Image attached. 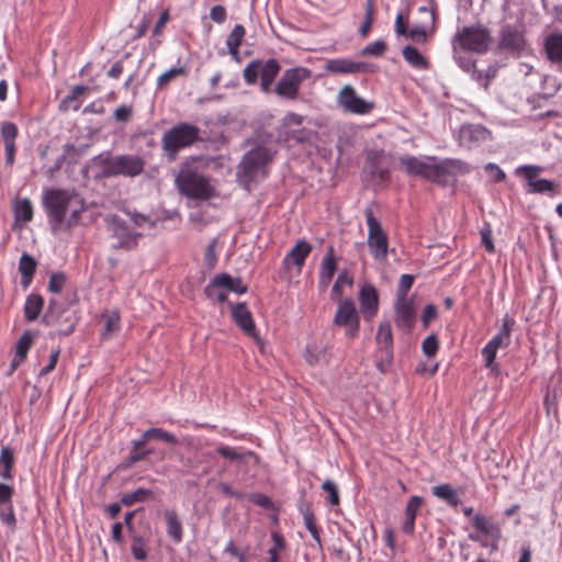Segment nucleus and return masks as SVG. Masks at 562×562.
<instances>
[{"label":"nucleus","instance_id":"obj_1","mask_svg":"<svg viewBox=\"0 0 562 562\" xmlns=\"http://www.w3.org/2000/svg\"><path fill=\"white\" fill-rule=\"evenodd\" d=\"M43 205L55 234L77 225L85 211L82 199L74 191L63 189L46 191L43 196Z\"/></svg>","mask_w":562,"mask_h":562},{"label":"nucleus","instance_id":"obj_2","mask_svg":"<svg viewBox=\"0 0 562 562\" xmlns=\"http://www.w3.org/2000/svg\"><path fill=\"white\" fill-rule=\"evenodd\" d=\"M400 166L408 176H418L438 183L447 182L448 177L457 171L468 172L470 170L469 166L461 160H438L436 157L402 156Z\"/></svg>","mask_w":562,"mask_h":562},{"label":"nucleus","instance_id":"obj_3","mask_svg":"<svg viewBox=\"0 0 562 562\" xmlns=\"http://www.w3.org/2000/svg\"><path fill=\"white\" fill-rule=\"evenodd\" d=\"M93 161L100 170V176L104 178L117 176L134 178L144 170V160L136 155L113 156L104 153L97 156Z\"/></svg>","mask_w":562,"mask_h":562},{"label":"nucleus","instance_id":"obj_4","mask_svg":"<svg viewBox=\"0 0 562 562\" xmlns=\"http://www.w3.org/2000/svg\"><path fill=\"white\" fill-rule=\"evenodd\" d=\"M200 139V128L189 123H179L164 133L161 148L169 161L177 158L178 153L190 147Z\"/></svg>","mask_w":562,"mask_h":562},{"label":"nucleus","instance_id":"obj_5","mask_svg":"<svg viewBox=\"0 0 562 562\" xmlns=\"http://www.w3.org/2000/svg\"><path fill=\"white\" fill-rule=\"evenodd\" d=\"M492 44L493 36L491 31L482 24L463 26L452 38L454 50L459 47L462 50H469L477 54L486 53Z\"/></svg>","mask_w":562,"mask_h":562},{"label":"nucleus","instance_id":"obj_6","mask_svg":"<svg viewBox=\"0 0 562 562\" xmlns=\"http://www.w3.org/2000/svg\"><path fill=\"white\" fill-rule=\"evenodd\" d=\"M271 158L272 153L263 146L249 150L238 166V178L245 183L262 179L266 176L265 167Z\"/></svg>","mask_w":562,"mask_h":562},{"label":"nucleus","instance_id":"obj_7","mask_svg":"<svg viewBox=\"0 0 562 562\" xmlns=\"http://www.w3.org/2000/svg\"><path fill=\"white\" fill-rule=\"evenodd\" d=\"M368 226V248L374 260L385 261L389 252V237L370 207L364 210Z\"/></svg>","mask_w":562,"mask_h":562},{"label":"nucleus","instance_id":"obj_8","mask_svg":"<svg viewBox=\"0 0 562 562\" xmlns=\"http://www.w3.org/2000/svg\"><path fill=\"white\" fill-rule=\"evenodd\" d=\"M310 76L311 70L305 67L288 69L278 81L274 91L280 98L295 100L299 97L302 82Z\"/></svg>","mask_w":562,"mask_h":562},{"label":"nucleus","instance_id":"obj_9","mask_svg":"<svg viewBox=\"0 0 562 562\" xmlns=\"http://www.w3.org/2000/svg\"><path fill=\"white\" fill-rule=\"evenodd\" d=\"M334 324L345 328L346 336L353 338L358 335L360 323L359 314L351 299H338Z\"/></svg>","mask_w":562,"mask_h":562},{"label":"nucleus","instance_id":"obj_10","mask_svg":"<svg viewBox=\"0 0 562 562\" xmlns=\"http://www.w3.org/2000/svg\"><path fill=\"white\" fill-rule=\"evenodd\" d=\"M177 183L184 194L193 199H209L212 194V187L207 180L192 171L181 172Z\"/></svg>","mask_w":562,"mask_h":562},{"label":"nucleus","instance_id":"obj_11","mask_svg":"<svg viewBox=\"0 0 562 562\" xmlns=\"http://www.w3.org/2000/svg\"><path fill=\"white\" fill-rule=\"evenodd\" d=\"M338 103L347 112L353 114H368L374 108V103L359 97L353 87L346 85L338 93Z\"/></svg>","mask_w":562,"mask_h":562},{"label":"nucleus","instance_id":"obj_12","mask_svg":"<svg viewBox=\"0 0 562 562\" xmlns=\"http://www.w3.org/2000/svg\"><path fill=\"white\" fill-rule=\"evenodd\" d=\"M498 47L512 54L520 55L526 48V40L521 27L505 24L501 27Z\"/></svg>","mask_w":562,"mask_h":562},{"label":"nucleus","instance_id":"obj_13","mask_svg":"<svg viewBox=\"0 0 562 562\" xmlns=\"http://www.w3.org/2000/svg\"><path fill=\"white\" fill-rule=\"evenodd\" d=\"M394 308L396 326L404 330H411L416 321V313L413 300L396 299Z\"/></svg>","mask_w":562,"mask_h":562},{"label":"nucleus","instance_id":"obj_14","mask_svg":"<svg viewBox=\"0 0 562 562\" xmlns=\"http://www.w3.org/2000/svg\"><path fill=\"white\" fill-rule=\"evenodd\" d=\"M13 488L0 483V519L11 530L15 528L16 519L12 506Z\"/></svg>","mask_w":562,"mask_h":562},{"label":"nucleus","instance_id":"obj_15","mask_svg":"<svg viewBox=\"0 0 562 562\" xmlns=\"http://www.w3.org/2000/svg\"><path fill=\"white\" fill-rule=\"evenodd\" d=\"M359 302L362 316L366 321H371L378 312L379 297L375 288L371 284H366L360 289Z\"/></svg>","mask_w":562,"mask_h":562},{"label":"nucleus","instance_id":"obj_16","mask_svg":"<svg viewBox=\"0 0 562 562\" xmlns=\"http://www.w3.org/2000/svg\"><path fill=\"white\" fill-rule=\"evenodd\" d=\"M490 138V132L485 127L475 124L462 125L459 131L460 144L472 147L484 143Z\"/></svg>","mask_w":562,"mask_h":562},{"label":"nucleus","instance_id":"obj_17","mask_svg":"<svg viewBox=\"0 0 562 562\" xmlns=\"http://www.w3.org/2000/svg\"><path fill=\"white\" fill-rule=\"evenodd\" d=\"M216 451L221 457L229 461L237 462L240 468L245 467L246 469L250 463L252 465H256L258 463V458L252 451L237 450L225 445H220L216 448Z\"/></svg>","mask_w":562,"mask_h":562},{"label":"nucleus","instance_id":"obj_18","mask_svg":"<svg viewBox=\"0 0 562 562\" xmlns=\"http://www.w3.org/2000/svg\"><path fill=\"white\" fill-rule=\"evenodd\" d=\"M110 229L114 238L112 246L114 248L130 249L136 245V234H132L128 228L117 218H113Z\"/></svg>","mask_w":562,"mask_h":562},{"label":"nucleus","instance_id":"obj_19","mask_svg":"<svg viewBox=\"0 0 562 562\" xmlns=\"http://www.w3.org/2000/svg\"><path fill=\"white\" fill-rule=\"evenodd\" d=\"M231 285V276L227 273H221L215 276L211 282L205 286V295L217 302H224L227 296L226 285Z\"/></svg>","mask_w":562,"mask_h":562},{"label":"nucleus","instance_id":"obj_20","mask_svg":"<svg viewBox=\"0 0 562 562\" xmlns=\"http://www.w3.org/2000/svg\"><path fill=\"white\" fill-rule=\"evenodd\" d=\"M232 316L236 324L249 336L259 341L255 330V324L250 311L245 303L236 304L232 310Z\"/></svg>","mask_w":562,"mask_h":562},{"label":"nucleus","instance_id":"obj_21","mask_svg":"<svg viewBox=\"0 0 562 562\" xmlns=\"http://www.w3.org/2000/svg\"><path fill=\"white\" fill-rule=\"evenodd\" d=\"M312 251V246L305 240H299L295 246L284 257L283 263L289 267L294 265L300 273L305 262L306 257Z\"/></svg>","mask_w":562,"mask_h":562},{"label":"nucleus","instance_id":"obj_22","mask_svg":"<svg viewBox=\"0 0 562 562\" xmlns=\"http://www.w3.org/2000/svg\"><path fill=\"white\" fill-rule=\"evenodd\" d=\"M364 63H357L349 59L337 58L327 60L325 69L331 74H357L366 71Z\"/></svg>","mask_w":562,"mask_h":562},{"label":"nucleus","instance_id":"obj_23","mask_svg":"<svg viewBox=\"0 0 562 562\" xmlns=\"http://www.w3.org/2000/svg\"><path fill=\"white\" fill-rule=\"evenodd\" d=\"M336 259L334 256V248L329 247L326 255L324 256L322 263H321V272H319V286L321 289L325 290L336 271Z\"/></svg>","mask_w":562,"mask_h":562},{"label":"nucleus","instance_id":"obj_24","mask_svg":"<svg viewBox=\"0 0 562 562\" xmlns=\"http://www.w3.org/2000/svg\"><path fill=\"white\" fill-rule=\"evenodd\" d=\"M375 339L379 348L384 351L385 358L391 360L393 338L390 323L385 322L380 324Z\"/></svg>","mask_w":562,"mask_h":562},{"label":"nucleus","instance_id":"obj_25","mask_svg":"<svg viewBox=\"0 0 562 562\" xmlns=\"http://www.w3.org/2000/svg\"><path fill=\"white\" fill-rule=\"evenodd\" d=\"M36 270V261L35 259L27 255L23 254L19 260V271L21 273V285L24 289H27L32 282V278Z\"/></svg>","mask_w":562,"mask_h":562},{"label":"nucleus","instance_id":"obj_26","mask_svg":"<svg viewBox=\"0 0 562 562\" xmlns=\"http://www.w3.org/2000/svg\"><path fill=\"white\" fill-rule=\"evenodd\" d=\"M423 504V498L419 496H413L405 508V521L403 524V531L407 535H412L415 528V518L418 509Z\"/></svg>","mask_w":562,"mask_h":562},{"label":"nucleus","instance_id":"obj_27","mask_svg":"<svg viewBox=\"0 0 562 562\" xmlns=\"http://www.w3.org/2000/svg\"><path fill=\"white\" fill-rule=\"evenodd\" d=\"M546 52L552 61H562V34H550L544 42Z\"/></svg>","mask_w":562,"mask_h":562},{"label":"nucleus","instance_id":"obj_28","mask_svg":"<svg viewBox=\"0 0 562 562\" xmlns=\"http://www.w3.org/2000/svg\"><path fill=\"white\" fill-rule=\"evenodd\" d=\"M13 210L15 225L20 222L27 223L33 218V206L27 198L16 200Z\"/></svg>","mask_w":562,"mask_h":562},{"label":"nucleus","instance_id":"obj_29","mask_svg":"<svg viewBox=\"0 0 562 562\" xmlns=\"http://www.w3.org/2000/svg\"><path fill=\"white\" fill-rule=\"evenodd\" d=\"M44 300L40 294H30L24 305V315L29 322L35 321L43 308Z\"/></svg>","mask_w":562,"mask_h":562},{"label":"nucleus","instance_id":"obj_30","mask_svg":"<svg viewBox=\"0 0 562 562\" xmlns=\"http://www.w3.org/2000/svg\"><path fill=\"white\" fill-rule=\"evenodd\" d=\"M165 518L167 522V533L175 541L180 542L182 539V524L173 510H166Z\"/></svg>","mask_w":562,"mask_h":562},{"label":"nucleus","instance_id":"obj_31","mask_svg":"<svg viewBox=\"0 0 562 562\" xmlns=\"http://www.w3.org/2000/svg\"><path fill=\"white\" fill-rule=\"evenodd\" d=\"M513 324H514V321L510 319L508 316H505L504 319H503L502 329L487 344L492 345L497 350L499 348L507 347L509 345L510 330H512V325Z\"/></svg>","mask_w":562,"mask_h":562},{"label":"nucleus","instance_id":"obj_32","mask_svg":"<svg viewBox=\"0 0 562 562\" xmlns=\"http://www.w3.org/2000/svg\"><path fill=\"white\" fill-rule=\"evenodd\" d=\"M432 494L436 497L443 499L448 504L453 505V506H456L460 503L458 493L449 484H440V485L434 486Z\"/></svg>","mask_w":562,"mask_h":562},{"label":"nucleus","instance_id":"obj_33","mask_svg":"<svg viewBox=\"0 0 562 562\" xmlns=\"http://www.w3.org/2000/svg\"><path fill=\"white\" fill-rule=\"evenodd\" d=\"M154 494L148 488H137L136 491L132 493H126L121 497V503L124 506H133L134 504L138 502H145L147 499L153 498Z\"/></svg>","mask_w":562,"mask_h":562},{"label":"nucleus","instance_id":"obj_34","mask_svg":"<svg viewBox=\"0 0 562 562\" xmlns=\"http://www.w3.org/2000/svg\"><path fill=\"white\" fill-rule=\"evenodd\" d=\"M245 35V29L243 25L237 24L234 26L232 32L229 33L227 40H226V46L228 48V52L236 56L238 54L239 46L241 44V40Z\"/></svg>","mask_w":562,"mask_h":562},{"label":"nucleus","instance_id":"obj_35","mask_svg":"<svg viewBox=\"0 0 562 562\" xmlns=\"http://www.w3.org/2000/svg\"><path fill=\"white\" fill-rule=\"evenodd\" d=\"M102 317L104 319V330L102 333V338L108 339L120 330V315L117 312L113 311L111 313L104 314Z\"/></svg>","mask_w":562,"mask_h":562},{"label":"nucleus","instance_id":"obj_36","mask_svg":"<svg viewBox=\"0 0 562 562\" xmlns=\"http://www.w3.org/2000/svg\"><path fill=\"white\" fill-rule=\"evenodd\" d=\"M0 465L2 470L0 475L3 480L12 479V468H13V453L10 448L3 447L0 452Z\"/></svg>","mask_w":562,"mask_h":562},{"label":"nucleus","instance_id":"obj_37","mask_svg":"<svg viewBox=\"0 0 562 562\" xmlns=\"http://www.w3.org/2000/svg\"><path fill=\"white\" fill-rule=\"evenodd\" d=\"M403 57L413 67H416V68H426L427 67V61H426L425 57L414 46H409V45L405 46L403 48Z\"/></svg>","mask_w":562,"mask_h":562},{"label":"nucleus","instance_id":"obj_38","mask_svg":"<svg viewBox=\"0 0 562 562\" xmlns=\"http://www.w3.org/2000/svg\"><path fill=\"white\" fill-rule=\"evenodd\" d=\"M352 284H353V280L348 274V272L346 270L340 271L337 277V280L335 281L334 286L331 289V299L333 300L341 299L342 289L345 286L350 288V286H352Z\"/></svg>","mask_w":562,"mask_h":562},{"label":"nucleus","instance_id":"obj_39","mask_svg":"<svg viewBox=\"0 0 562 562\" xmlns=\"http://www.w3.org/2000/svg\"><path fill=\"white\" fill-rule=\"evenodd\" d=\"M34 340V336L30 330L23 333L15 345V353L16 358H20V361H24L27 355L29 349L31 348Z\"/></svg>","mask_w":562,"mask_h":562},{"label":"nucleus","instance_id":"obj_40","mask_svg":"<svg viewBox=\"0 0 562 562\" xmlns=\"http://www.w3.org/2000/svg\"><path fill=\"white\" fill-rule=\"evenodd\" d=\"M472 522L473 526L484 535L492 536L497 531V528L493 521L481 514L474 515Z\"/></svg>","mask_w":562,"mask_h":562},{"label":"nucleus","instance_id":"obj_41","mask_svg":"<svg viewBox=\"0 0 562 562\" xmlns=\"http://www.w3.org/2000/svg\"><path fill=\"white\" fill-rule=\"evenodd\" d=\"M497 69L488 66L486 70H473L471 77L484 89L488 88L490 82L495 78Z\"/></svg>","mask_w":562,"mask_h":562},{"label":"nucleus","instance_id":"obj_42","mask_svg":"<svg viewBox=\"0 0 562 562\" xmlns=\"http://www.w3.org/2000/svg\"><path fill=\"white\" fill-rule=\"evenodd\" d=\"M374 18V3L373 0H366V14L364 20L359 29L362 37H366L371 30Z\"/></svg>","mask_w":562,"mask_h":562},{"label":"nucleus","instance_id":"obj_43","mask_svg":"<svg viewBox=\"0 0 562 562\" xmlns=\"http://www.w3.org/2000/svg\"><path fill=\"white\" fill-rule=\"evenodd\" d=\"M279 71L280 65L276 59L271 58L265 63L260 60V78L274 80Z\"/></svg>","mask_w":562,"mask_h":562},{"label":"nucleus","instance_id":"obj_44","mask_svg":"<svg viewBox=\"0 0 562 562\" xmlns=\"http://www.w3.org/2000/svg\"><path fill=\"white\" fill-rule=\"evenodd\" d=\"M260 76V60H251L244 69V79L248 85L257 82Z\"/></svg>","mask_w":562,"mask_h":562},{"label":"nucleus","instance_id":"obj_45","mask_svg":"<svg viewBox=\"0 0 562 562\" xmlns=\"http://www.w3.org/2000/svg\"><path fill=\"white\" fill-rule=\"evenodd\" d=\"M186 74V69L183 67H173V68H170L169 70L165 71L164 74H161L158 79H157V86L159 88H162L165 86H167L171 80H173L175 78L179 77V76H182Z\"/></svg>","mask_w":562,"mask_h":562},{"label":"nucleus","instance_id":"obj_46","mask_svg":"<svg viewBox=\"0 0 562 562\" xmlns=\"http://www.w3.org/2000/svg\"><path fill=\"white\" fill-rule=\"evenodd\" d=\"M145 438H150V439L156 438V439L167 441L169 443H173V445L178 443L177 438L171 432H168L161 428H150V429L146 430Z\"/></svg>","mask_w":562,"mask_h":562},{"label":"nucleus","instance_id":"obj_47","mask_svg":"<svg viewBox=\"0 0 562 562\" xmlns=\"http://www.w3.org/2000/svg\"><path fill=\"white\" fill-rule=\"evenodd\" d=\"M414 282V277L411 274H403L400 279L396 290V299H407V292L411 290Z\"/></svg>","mask_w":562,"mask_h":562},{"label":"nucleus","instance_id":"obj_48","mask_svg":"<svg viewBox=\"0 0 562 562\" xmlns=\"http://www.w3.org/2000/svg\"><path fill=\"white\" fill-rule=\"evenodd\" d=\"M531 188V192L535 193H544L551 192L555 190V184L547 179H538L528 184Z\"/></svg>","mask_w":562,"mask_h":562},{"label":"nucleus","instance_id":"obj_49","mask_svg":"<svg viewBox=\"0 0 562 562\" xmlns=\"http://www.w3.org/2000/svg\"><path fill=\"white\" fill-rule=\"evenodd\" d=\"M18 127L14 123L5 122L1 126V137L4 144L15 143Z\"/></svg>","mask_w":562,"mask_h":562},{"label":"nucleus","instance_id":"obj_50","mask_svg":"<svg viewBox=\"0 0 562 562\" xmlns=\"http://www.w3.org/2000/svg\"><path fill=\"white\" fill-rule=\"evenodd\" d=\"M131 549H132V554L136 560L143 561L147 558V551L145 550V542L142 537H138V536L133 537V544H132Z\"/></svg>","mask_w":562,"mask_h":562},{"label":"nucleus","instance_id":"obj_51","mask_svg":"<svg viewBox=\"0 0 562 562\" xmlns=\"http://www.w3.org/2000/svg\"><path fill=\"white\" fill-rule=\"evenodd\" d=\"M322 488L324 492L328 494V501L333 506H336L339 504V494L337 485L331 480H326Z\"/></svg>","mask_w":562,"mask_h":562},{"label":"nucleus","instance_id":"obj_52","mask_svg":"<svg viewBox=\"0 0 562 562\" xmlns=\"http://www.w3.org/2000/svg\"><path fill=\"white\" fill-rule=\"evenodd\" d=\"M386 49V44L384 41H375L373 43H370L362 49V55H370V56H380L382 55Z\"/></svg>","mask_w":562,"mask_h":562},{"label":"nucleus","instance_id":"obj_53","mask_svg":"<svg viewBox=\"0 0 562 562\" xmlns=\"http://www.w3.org/2000/svg\"><path fill=\"white\" fill-rule=\"evenodd\" d=\"M65 285V276L60 272L53 273L49 278L48 290L53 293H59Z\"/></svg>","mask_w":562,"mask_h":562},{"label":"nucleus","instance_id":"obj_54","mask_svg":"<svg viewBox=\"0 0 562 562\" xmlns=\"http://www.w3.org/2000/svg\"><path fill=\"white\" fill-rule=\"evenodd\" d=\"M423 351L427 357H434L438 349V340L435 335L426 337L422 345Z\"/></svg>","mask_w":562,"mask_h":562},{"label":"nucleus","instance_id":"obj_55","mask_svg":"<svg viewBox=\"0 0 562 562\" xmlns=\"http://www.w3.org/2000/svg\"><path fill=\"white\" fill-rule=\"evenodd\" d=\"M542 171L541 167L538 166H521L517 169V172H520L525 176L528 181V184L535 181V177Z\"/></svg>","mask_w":562,"mask_h":562},{"label":"nucleus","instance_id":"obj_56","mask_svg":"<svg viewBox=\"0 0 562 562\" xmlns=\"http://www.w3.org/2000/svg\"><path fill=\"white\" fill-rule=\"evenodd\" d=\"M132 115V106L130 105H121L119 106L114 113L113 116L117 122H127Z\"/></svg>","mask_w":562,"mask_h":562},{"label":"nucleus","instance_id":"obj_57","mask_svg":"<svg viewBox=\"0 0 562 562\" xmlns=\"http://www.w3.org/2000/svg\"><path fill=\"white\" fill-rule=\"evenodd\" d=\"M454 60L457 61L461 69H463L467 72H470L471 75L473 70H475V63L471 58L456 54Z\"/></svg>","mask_w":562,"mask_h":562},{"label":"nucleus","instance_id":"obj_58","mask_svg":"<svg viewBox=\"0 0 562 562\" xmlns=\"http://www.w3.org/2000/svg\"><path fill=\"white\" fill-rule=\"evenodd\" d=\"M80 105H81V102L79 100L75 99V97L69 93L61 100L59 108L64 111H67L69 109L77 111V110H79Z\"/></svg>","mask_w":562,"mask_h":562},{"label":"nucleus","instance_id":"obj_59","mask_svg":"<svg viewBox=\"0 0 562 562\" xmlns=\"http://www.w3.org/2000/svg\"><path fill=\"white\" fill-rule=\"evenodd\" d=\"M485 170L488 172V175L493 178L495 182H499L505 179V172L494 164H487L485 166Z\"/></svg>","mask_w":562,"mask_h":562},{"label":"nucleus","instance_id":"obj_60","mask_svg":"<svg viewBox=\"0 0 562 562\" xmlns=\"http://www.w3.org/2000/svg\"><path fill=\"white\" fill-rule=\"evenodd\" d=\"M210 18L216 23H223L226 20V9L223 5L213 7Z\"/></svg>","mask_w":562,"mask_h":562},{"label":"nucleus","instance_id":"obj_61","mask_svg":"<svg viewBox=\"0 0 562 562\" xmlns=\"http://www.w3.org/2000/svg\"><path fill=\"white\" fill-rule=\"evenodd\" d=\"M496 352H497V349L495 347H493L492 345L487 344L483 350H482V355L485 359V366L487 368L492 367L494 360H495V357H496Z\"/></svg>","mask_w":562,"mask_h":562},{"label":"nucleus","instance_id":"obj_62","mask_svg":"<svg viewBox=\"0 0 562 562\" xmlns=\"http://www.w3.org/2000/svg\"><path fill=\"white\" fill-rule=\"evenodd\" d=\"M482 244L490 252L494 251V244L492 240V232L488 226L481 229Z\"/></svg>","mask_w":562,"mask_h":562},{"label":"nucleus","instance_id":"obj_63","mask_svg":"<svg viewBox=\"0 0 562 562\" xmlns=\"http://www.w3.org/2000/svg\"><path fill=\"white\" fill-rule=\"evenodd\" d=\"M436 315H437L436 306L432 304L426 305L424 308V312H423V316H422L423 325L425 327H427L429 325V323L436 317Z\"/></svg>","mask_w":562,"mask_h":562},{"label":"nucleus","instance_id":"obj_64","mask_svg":"<svg viewBox=\"0 0 562 562\" xmlns=\"http://www.w3.org/2000/svg\"><path fill=\"white\" fill-rule=\"evenodd\" d=\"M406 37L415 41V42H425L426 40V30L422 26H416L411 31H407Z\"/></svg>","mask_w":562,"mask_h":562}]
</instances>
